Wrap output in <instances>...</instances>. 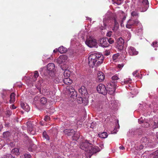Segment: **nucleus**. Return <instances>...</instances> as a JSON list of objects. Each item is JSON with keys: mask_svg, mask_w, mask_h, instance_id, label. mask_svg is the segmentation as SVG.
Instances as JSON below:
<instances>
[{"mask_svg": "<svg viewBox=\"0 0 158 158\" xmlns=\"http://www.w3.org/2000/svg\"><path fill=\"white\" fill-rule=\"evenodd\" d=\"M131 19L127 22L126 27L128 28H131L132 26L137 27L136 30V33L139 35L141 34L142 32V26L140 21L138 19L139 14L136 11H133L131 12Z\"/></svg>", "mask_w": 158, "mask_h": 158, "instance_id": "obj_1", "label": "nucleus"}, {"mask_svg": "<svg viewBox=\"0 0 158 158\" xmlns=\"http://www.w3.org/2000/svg\"><path fill=\"white\" fill-rule=\"evenodd\" d=\"M80 148L85 151V154L87 157L90 158L91 156L94 153L99 152L100 149L98 146L92 147V145L88 141L81 143Z\"/></svg>", "mask_w": 158, "mask_h": 158, "instance_id": "obj_2", "label": "nucleus"}, {"mask_svg": "<svg viewBox=\"0 0 158 158\" xmlns=\"http://www.w3.org/2000/svg\"><path fill=\"white\" fill-rule=\"evenodd\" d=\"M88 64L90 67L93 68L94 66H98L103 61V56L100 54L94 52L91 53L88 57Z\"/></svg>", "mask_w": 158, "mask_h": 158, "instance_id": "obj_3", "label": "nucleus"}, {"mask_svg": "<svg viewBox=\"0 0 158 158\" xmlns=\"http://www.w3.org/2000/svg\"><path fill=\"white\" fill-rule=\"evenodd\" d=\"M47 69L41 68L40 70V73L44 74L45 76L49 75L51 77H53L55 74V65L53 63H50L47 66Z\"/></svg>", "mask_w": 158, "mask_h": 158, "instance_id": "obj_4", "label": "nucleus"}, {"mask_svg": "<svg viewBox=\"0 0 158 158\" xmlns=\"http://www.w3.org/2000/svg\"><path fill=\"white\" fill-rule=\"evenodd\" d=\"M126 17L124 16L123 18H121L120 19L118 18H114L113 19V21L114 22V26L112 29L114 31L116 32L117 31L119 28V23L118 22H119L120 23V25L122 27H124V25L123 23L125 20Z\"/></svg>", "mask_w": 158, "mask_h": 158, "instance_id": "obj_5", "label": "nucleus"}, {"mask_svg": "<svg viewBox=\"0 0 158 158\" xmlns=\"http://www.w3.org/2000/svg\"><path fill=\"white\" fill-rule=\"evenodd\" d=\"M148 0H139L138 9L141 12H145L148 8Z\"/></svg>", "mask_w": 158, "mask_h": 158, "instance_id": "obj_6", "label": "nucleus"}, {"mask_svg": "<svg viewBox=\"0 0 158 158\" xmlns=\"http://www.w3.org/2000/svg\"><path fill=\"white\" fill-rule=\"evenodd\" d=\"M85 43L86 45L90 48L95 47L97 44L96 40L92 36L87 37Z\"/></svg>", "mask_w": 158, "mask_h": 158, "instance_id": "obj_7", "label": "nucleus"}, {"mask_svg": "<svg viewBox=\"0 0 158 158\" xmlns=\"http://www.w3.org/2000/svg\"><path fill=\"white\" fill-rule=\"evenodd\" d=\"M112 82L108 84L107 86L109 89H111L112 90L113 93H114L116 89V82L119 79L117 75L113 76L112 77Z\"/></svg>", "mask_w": 158, "mask_h": 158, "instance_id": "obj_8", "label": "nucleus"}, {"mask_svg": "<svg viewBox=\"0 0 158 158\" xmlns=\"http://www.w3.org/2000/svg\"><path fill=\"white\" fill-rule=\"evenodd\" d=\"M131 79L130 78H127L124 80V83L125 84H128V85L126 86V88L127 89H129L132 90V91L131 92V93L132 94H137L138 93V92L136 90L135 91V90L134 89V88L133 87L131 86V85H129V84H130L131 82Z\"/></svg>", "mask_w": 158, "mask_h": 158, "instance_id": "obj_9", "label": "nucleus"}, {"mask_svg": "<svg viewBox=\"0 0 158 158\" xmlns=\"http://www.w3.org/2000/svg\"><path fill=\"white\" fill-rule=\"evenodd\" d=\"M110 12H108L105 15L103 20V26H102V27L101 28L102 30L106 28L108 23L109 21L111 20L110 17Z\"/></svg>", "mask_w": 158, "mask_h": 158, "instance_id": "obj_10", "label": "nucleus"}, {"mask_svg": "<svg viewBox=\"0 0 158 158\" xmlns=\"http://www.w3.org/2000/svg\"><path fill=\"white\" fill-rule=\"evenodd\" d=\"M97 89L98 93L104 95H105L107 93V90L105 85L102 84H99L97 86Z\"/></svg>", "mask_w": 158, "mask_h": 158, "instance_id": "obj_11", "label": "nucleus"}, {"mask_svg": "<svg viewBox=\"0 0 158 158\" xmlns=\"http://www.w3.org/2000/svg\"><path fill=\"white\" fill-rule=\"evenodd\" d=\"M67 89H68L69 91L70 92L69 96L70 97L73 99L76 98L77 93L76 91L72 87L68 86L67 87Z\"/></svg>", "mask_w": 158, "mask_h": 158, "instance_id": "obj_12", "label": "nucleus"}, {"mask_svg": "<svg viewBox=\"0 0 158 158\" xmlns=\"http://www.w3.org/2000/svg\"><path fill=\"white\" fill-rule=\"evenodd\" d=\"M79 92L81 94L82 96L84 98H86L88 97V93L86 88L85 86H82L79 90Z\"/></svg>", "mask_w": 158, "mask_h": 158, "instance_id": "obj_13", "label": "nucleus"}, {"mask_svg": "<svg viewBox=\"0 0 158 158\" xmlns=\"http://www.w3.org/2000/svg\"><path fill=\"white\" fill-rule=\"evenodd\" d=\"M124 40L122 38L120 37L117 40V48L119 50H121L123 48Z\"/></svg>", "mask_w": 158, "mask_h": 158, "instance_id": "obj_14", "label": "nucleus"}, {"mask_svg": "<svg viewBox=\"0 0 158 158\" xmlns=\"http://www.w3.org/2000/svg\"><path fill=\"white\" fill-rule=\"evenodd\" d=\"M67 56L65 55H62L60 56L57 59V62L59 64H61L65 63L67 61Z\"/></svg>", "mask_w": 158, "mask_h": 158, "instance_id": "obj_15", "label": "nucleus"}, {"mask_svg": "<svg viewBox=\"0 0 158 158\" xmlns=\"http://www.w3.org/2000/svg\"><path fill=\"white\" fill-rule=\"evenodd\" d=\"M99 42L100 45L103 48L107 47L108 46V43L106 37L101 39Z\"/></svg>", "mask_w": 158, "mask_h": 158, "instance_id": "obj_16", "label": "nucleus"}, {"mask_svg": "<svg viewBox=\"0 0 158 158\" xmlns=\"http://www.w3.org/2000/svg\"><path fill=\"white\" fill-rule=\"evenodd\" d=\"M128 52L131 56L137 55L138 53V52L136 51L135 49L132 47L128 48Z\"/></svg>", "mask_w": 158, "mask_h": 158, "instance_id": "obj_17", "label": "nucleus"}, {"mask_svg": "<svg viewBox=\"0 0 158 158\" xmlns=\"http://www.w3.org/2000/svg\"><path fill=\"white\" fill-rule=\"evenodd\" d=\"M43 85V80L40 78L39 80V81L37 82L35 84V86L36 88L40 91L41 93V89L42 88V86Z\"/></svg>", "mask_w": 158, "mask_h": 158, "instance_id": "obj_18", "label": "nucleus"}, {"mask_svg": "<svg viewBox=\"0 0 158 158\" xmlns=\"http://www.w3.org/2000/svg\"><path fill=\"white\" fill-rule=\"evenodd\" d=\"M152 141L149 139H148L146 137H143L141 140V143L143 144L145 146L147 145L149 146V143H151Z\"/></svg>", "mask_w": 158, "mask_h": 158, "instance_id": "obj_19", "label": "nucleus"}, {"mask_svg": "<svg viewBox=\"0 0 158 158\" xmlns=\"http://www.w3.org/2000/svg\"><path fill=\"white\" fill-rule=\"evenodd\" d=\"M42 93H44V94L48 95H50V96H53L54 94L52 91L50 90V89L48 88H45L42 89Z\"/></svg>", "mask_w": 158, "mask_h": 158, "instance_id": "obj_20", "label": "nucleus"}, {"mask_svg": "<svg viewBox=\"0 0 158 158\" xmlns=\"http://www.w3.org/2000/svg\"><path fill=\"white\" fill-rule=\"evenodd\" d=\"M116 101H111V103L110 104H109V105L107 104L106 103V108H110L111 109H113L115 108L117 106V104L116 103Z\"/></svg>", "mask_w": 158, "mask_h": 158, "instance_id": "obj_21", "label": "nucleus"}, {"mask_svg": "<svg viewBox=\"0 0 158 158\" xmlns=\"http://www.w3.org/2000/svg\"><path fill=\"white\" fill-rule=\"evenodd\" d=\"M97 76L98 78L100 81H101L104 79L105 75L102 72L100 71L98 72L97 74Z\"/></svg>", "mask_w": 158, "mask_h": 158, "instance_id": "obj_22", "label": "nucleus"}, {"mask_svg": "<svg viewBox=\"0 0 158 158\" xmlns=\"http://www.w3.org/2000/svg\"><path fill=\"white\" fill-rule=\"evenodd\" d=\"M20 105L22 108L27 112H28L30 110V107L26 103L21 102Z\"/></svg>", "mask_w": 158, "mask_h": 158, "instance_id": "obj_23", "label": "nucleus"}, {"mask_svg": "<svg viewBox=\"0 0 158 158\" xmlns=\"http://www.w3.org/2000/svg\"><path fill=\"white\" fill-rule=\"evenodd\" d=\"M64 132L69 136L73 135L75 134V131L72 129H66L64 131Z\"/></svg>", "mask_w": 158, "mask_h": 158, "instance_id": "obj_24", "label": "nucleus"}, {"mask_svg": "<svg viewBox=\"0 0 158 158\" xmlns=\"http://www.w3.org/2000/svg\"><path fill=\"white\" fill-rule=\"evenodd\" d=\"M57 74L55 73V74L54 75V76L52 77L53 81L56 83H58L61 80V77H57Z\"/></svg>", "mask_w": 158, "mask_h": 158, "instance_id": "obj_25", "label": "nucleus"}, {"mask_svg": "<svg viewBox=\"0 0 158 158\" xmlns=\"http://www.w3.org/2000/svg\"><path fill=\"white\" fill-rule=\"evenodd\" d=\"M63 81L66 85H70L72 83V80L69 77H64L63 80Z\"/></svg>", "mask_w": 158, "mask_h": 158, "instance_id": "obj_26", "label": "nucleus"}, {"mask_svg": "<svg viewBox=\"0 0 158 158\" xmlns=\"http://www.w3.org/2000/svg\"><path fill=\"white\" fill-rule=\"evenodd\" d=\"M84 35L85 32L84 31H81L79 32L78 35V37L80 41L83 40Z\"/></svg>", "mask_w": 158, "mask_h": 158, "instance_id": "obj_27", "label": "nucleus"}, {"mask_svg": "<svg viewBox=\"0 0 158 158\" xmlns=\"http://www.w3.org/2000/svg\"><path fill=\"white\" fill-rule=\"evenodd\" d=\"M58 52L60 53H65L67 51L66 48L63 46H61L58 48Z\"/></svg>", "mask_w": 158, "mask_h": 158, "instance_id": "obj_28", "label": "nucleus"}, {"mask_svg": "<svg viewBox=\"0 0 158 158\" xmlns=\"http://www.w3.org/2000/svg\"><path fill=\"white\" fill-rule=\"evenodd\" d=\"M98 135L100 138L103 139L106 138L108 136V134L107 132H106L100 133Z\"/></svg>", "mask_w": 158, "mask_h": 158, "instance_id": "obj_29", "label": "nucleus"}, {"mask_svg": "<svg viewBox=\"0 0 158 158\" xmlns=\"http://www.w3.org/2000/svg\"><path fill=\"white\" fill-rule=\"evenodd\" d=\"M39 75L37 71H35L34 72V74L33 78L32 79V81H35L37 80V77L39 76Z\"/></svg>", "mask_w": 158, "mask_h": 158, "instance_id": "obj_30", "label": "nucleus"}, {"mask_svg": "<svg viewBox=\"0 0 158 158\" xmlns=\"http://www.w3.org/2000/svg\"><path fill=\"white\" fill-rule=\"evenodd\" d=\"M70 71L68 69H65L64 72V77H69L70 76Z\"/></svg>", "mask_w": 158, "mask_h": 158, "instance_id": "obj_31", "label": "nucleus"}, {"mask_svg": "<svg viewBox=\"0 0 158 158\" xmlns=\"http://www.w3.org/2000/svg\"><path fill=\"white\" fill-rule=\"evenodd\" d=\"M15 95L14 93H11L10 95V103H13L15 101Z\"/></svg>", "mask_w": 158, "mask_h": 158, "instance_id": "obj_32", "label": "nucleus"}, {"mask_svg": "<svg viewBox=\"0 0 158 158\" xmlns=\"http://www.w3.org/2000/svg\"><path fill=\"white\" fill-rule=\"evenodd\" d=\"M40 102L43 105H45L47 102L46 98L45 97H42L40 98Z\"/></svg>", "mask_w": 158, "mask_h": 158, "instance_id": "obj_33", "label": "nucleus"}, {"mask_svg": "<svg viewBox=\"0 0 158 158\" xmlns=\"http://www.w3.org/2000/svg\"><path fill=\"white\" fill-rule=\"evenodd\" d=\"M19 149L18 148H15L12 149L11 152L14 153L16 155L19 154Z\"/></svg>", "mask_w": 158, "mask_h": 158, "instance_id": "obj_34", "label": "nucleus"}, {"mask_svg": "<svg viewBox=\"0 0 158 158\" xmlns=\"http://www.w3.org/2000/svg\"><path fill=\"white\" fill-rule=\"evenodd\" d=\"M10 133L8 131H6L3 133V137L6 138L10 135Z\"/></svg>", "mask_w": 158, "mask_h": 158, "instance_id": "obj_35", "label": "nucleus"}, {"mask_svg": "<svg viewBox=\"0 0 158 158\" xmlns=\"http://www.w3.org/2000/svg\"><path fill=\"white\" fill-rule=\"evenodd\" d=\"M114 3H115L118 5H120L123 2V0H112Z\"/></svg>", "mask_w": 158, "mask_h": 158, "instance_id": "obj_36", "label": "nucleus"}, {"mask_svg": "<svg viewBox=\"0 0 158 158\" xmlns=\"http://www.w3.org/2000/svg\"><path fill=\"white\" fill-rule=\"evenodd\" d=\"M43 137L47 140H49V136L47 134L46 132L44 131L43 132Z\"/></svg>", "mask_w": 158, "mask_h": 158, "instance_id": "obj_37", "label": "nucleus"}, {"mask_svg": "<svg viewBox=\"0 0 158 158\" xmlns=\"http://www.w3.org/2000/svg\"><path fill=\"white\" fill-rule=\"evenodd\" d=\"M1 158H13L12 156L9 154L3 155Z\"/></svg>", "mask_w": 158, "mask_h": 158, "instance_id": "obj_38", "label": "nucleus"}, {"mask_svg": "<svg viewBox=\"0 0 158 158\" xmlns=\"http://www.w3.org/2000/svg\"><path fill=\"white\" fill-rule=\"evenodd\" d=\"M150 125V123L145 121L143 124H142V126L144 127H148Z\"/></svg>", "mask_w": 158, "mask_h": 158, "instance_id": "obj_39", "label": "nucleus"}, {"mask_svg": "<svg viewBox=\"0 0 158 158\" xmlns=\"http://www.w3.org/2000/svg\"><path fill=\"white\" fill-rule=\"evenodd\" d=\"M4 141L2 139L0 138V149L4 145Z\"/></svg>", "mask_w": 158, "mask_h": 158, "instance_id": "obj_40", "label": "nucleus"}, {"mask_svg": "<svg viewBox=\"0 0 158 158\" xmlns=\"http://www.w3.org/2000/svg\"><path fill=\"white\" fill-rule=\"evenodd\" d=\"M152 155L153 158H158V150L154 152Z\"/></svg>", "mask_w": 158, "mask_h": 158, "instance_id": "obj_41", "label": "nucleus"}, {"mask_svg": "<svg viewBox=\"0 0 158 158\" xmlns=\"http://www.w3.org/2000/svg\"><path fill=\"white\" fill-rule=\"evenodd\" d=\"M1 94L2 95V98H4L6 95L7 94V91L6 90H3L2 92V93Z\"/></svg>", "mask_w": 158, "mask_h": 158, "instance_id": "obj_42", "label": "nucleus"}, {"mask_svg": "<svg viewBox=\"0 0 158 158\" xmlns=\"http://www.w3.org/2000/svg\"><path fill=\"white\" fill-rule=\"evenodd\" d=\"M65 146L67 148V149L66 148L65 150L66 151V152H69L72 150V149H71V147H70V148H69V147H70V146L69 145V144H66Z\"/></svg>", "mask_w": 158, "mask_h": 158, "instance_id": "obj_43", "label": "nucleus"}, {"mask_svg": "<svg viewBox=\"0 0 158 158\" xmlns=\"http://www.w3.org/2000/svg\"><path fill=\"white\" fill-rule=\"evenodd\" d=\"M151 45L154 48H158V44H157V41L153 42L152 44Z\"/></svg>", "mask_w": 158, "mask_h": 158, "instance_id": "obj_44", "label": "nucleus"}, {"mask_svg": "<svg viewBox=\"0 0 158 158\" xmlns=\"http://www.w3.org/2000/svg\"><path fill=\"white\" fill-rule=\"evenodd\" d=\"M145 121V120H143L142 118H141L138 119V122L139 124H143Z\"/></svg>", "mask_w": 158, "mask_h": 158, "instance_id": "obj_45", "label": "nucleus"}, {"mask_svg": "<svg viewBox=\"0 0 158 158\" xmlns=\"http://www.w3.org/2000/svg\"><path fill=\"white\" fill-rule=\"evenodd\" d=\"M113 59L115 62H116L118 60V55L114 54L113 56Z\"/></svg>", "mask_w": 158, "mask_h": 158, "instance_id": "obj_46", "label": "nucleus"}, {"mask_svg": "<svg viewBox=\"0 0 158 158\" xmlns=\"http://www.w3.org/2000/svg\"><path fill=\"white\" fill-rule=\"evenodd\" d=\"M25 158H31V155L28 153H26L24 155Z\"/></svg>", "mask_w": 158, "mask_h": 158, "instance_id": "obj_47", "label": "nucleus"}, {"mask_svg": "<svg viewBox=\"0 0 158 158\" xmlns=\"http://www.w3.org/2000/svg\"><path fill=\"white\" fill-rule=\"evenodd\" d=\"M108 41L110 44H112L114 42V40L112 38H110L108 40Z\"/></svg>", "mask_w": 158, "mask_h": 158, "instance_id": "obj_48", "label": "nucleus"}, {"mask_svg": "<svg viewBox=\"0 0 158 158\" xmlns=\"http://www.w3.org/2000/svg\"><path fill=\"white\" fill-rule=\"evenodd\" d=\"M12 112L10 110H7L6 112V114L8 116H10L12 114Z\"/></svg>", "mask_w": 158, "mask_h": 158, "instance_id": "obj_49", "label": "nucleus"}, {"mask_svg": "<svg viewBox=\"0 0 158 158\" xmlns=\"http://www.w3.org/2000/svg\"><path fill=\"white\" fill-rule=\"evenodd\" d=\"M158 124L157 123V121H154L153 122V127L154 128H156L158 127Z\"/></svg>", "mask_w": 158, "mask_h": 158, "instance_id": "obj_50", "label": "nucleus"}, {"mask_svg": "<svg viewBox=\"0 0 158 158\" xmlns=\"http://www.w3.org/2000/svg\"><path fill=\"white\" fill-rule=\"evenodd\" d=\"M119 126L118 128H115L114 130L111 132L112 134H115L118 131V129H119Z\"/></svg>", "mask_w": 158, "mask_h": 158, "instance_id": "obj_51", "label": "nucleus"}, {"mask_svg": "<svg viewBox=\"0 0 158 158\" xmlns=\"http://www.w3.org/2000/svg\"><path fill=\"white\" fill-rule=\"evenodd\" d=\"M28 130L29 132H30V133L32 134H33V133H31V132L33 131V129L32 127H31L30 126H28Z\"/></svg>", "mask_w": 158, "mask_h": 158, "instance_id": "obj_52", "label": "nucleus"}, {"mask_svg": "<svg viewBox=\"0 0 158 158\" xmlns=\"http://www.w3.org/2000/svg\"><path fill=\"white\" fill-rule=\"evenodd\" d=\"M112 32L111 31H109L107 33L106 35L107 36L110 37L111 36V35H112Z\"/></svg>", "mask_w": 158, "mask_h": 158, "instance_id": "obj_53", "label": "nucleus"}, {"mask_svg": "<svg viewBox=\"0 0 158 158\" xmlns=\"http://www.w3.org/2000/svg\"><path fill=\"white\" fill-rule=\"evenodd\" d=\"M49 119H50V117L49 116H46L44 118V120L45 121H47L49 120Z\"/></svg>", "mask_w": 158, "mask_h": 158, "instance_id": "obj_54", "label": "nucleus"}, {"mask_svg": "<svg viewBox=\"0 0 158 158\" xmlns=\"http://www.w3.org/2000/svg\"><path fill=\"white\" fill-rule=\"evenodd\" d=\"M144 145L142 143L141 145H140L138 148L140 150L142 149L143 148V147H144Z\"/></svg>", "mask_w": 158, "mask_h": 158, "instance_id": "obj_55", "label": "nucleus"}, {"mask_svg": "<svg viewBox=\"0 0 158 158\" xmlns=\"http://www.w3.org/2000/svg\"><path fill=\"white\" fill-rule=\"evenodd\" d=\"M48 56V55H44V56L43 57V60H45V57H47V59H48L50 58V57H49V56Z\"/></svg>", "mask_w": 158, "mask_h": 158, "instance_id": "obj_56", "label": "nucleus"}, {"mask_svg": "<svg viewBox=\"0 0 158 158\" xmlns=\"http://www.w3.org/2000/svg\"><path fill=\"white\" fill-rule=\"evenodd\" d=\"M75 40H74L73 39H72L71 40V44L72 45H73L74 44H76L75 43Z\"/></svg>", "mask_w": 158, "mask_h": 158, "instance_id": "obj_57", "label": "nucleus"}, {"mask_svg": "<svg viewBox=\"0 0 158 158\" xmlns=\"http://www.w3.org/2000/svg\"><path fill=\"white\" fill-rule=\"evenodd\" d=\"M123 66V64H119L118 65V67L119 68H121Z\"/></svg>", "mask_w": 158, "mask_h": 158, "instance_id": "obj_58", "label": "nucleus"}, {"mask_svg": "<svg viewBox=\"0 0 158 158\" xmlns=\"http://www.w3.org/2000/svg\"><path fill=\"white\" fill-rule=\"evenodd\" d=\"M137 71H134V72H133V73H132V74H133V76L136 77V75H137L136 74L137 73Z\"/></svg>", "mask_w": 158, "mask_h": 158, "instance_id": "obj_59", "label": "nucleus"}, {"mask_svg": "<svg viewBox=\"0 0 158 158\" xmlns=\"http://www.w3.org/2000/svg\"><path fill=\"white\" fill-rule=\"evenodd\" d=\"M10 108L12 109H14L16 108V107L15 106L13 105H12L10 106Z\"/></svg>", "mask_w": 158, "mask_h": 158, "instance_id": "obj_60", "label": "nucleus"}, {"mask_svg": "<svg viewBox=\"0 0 158 158\" xmlns=\"http://www.w3.org/2000/svg\"><path fill=\"white\" fill-rule=\"evenodd\" d=\"M110 54V52H108V51H106L105 52V54L106 56H108Z\"/></svg>", "mask_w": 158, "mask_h": 158, "instance_id": "obj_61", "label": "nucleus"}, {"mask_svg": "<svg viewBox=\"0 0 158 158\" xmlns=\"http://www.w3.org/2000/svg\"><path fill=\"white\" fill-rule=\"evenodd\" d=\"M119 148L120 150H123L125 149V148L123 146H121L119 147Z\"/></svg>", "mask_w": 158, "mask_h": 158, "instance_id": "obj_62", "label": "nucleus"}, {"mask_svg": "<svg viewBox=\"0 0 158 158\" xmlns=\"http://www.w3.org/2000/svg\"><path fill=\"white\" fill-rule=\"evenodd\" d=\"M84 157H85V158L86 157L84 156L83 155H80L78 156V158H84Z\"/></svg>", "mask_w": 158, "mask_h": 158, "instance_id": "obj_63", "label": "nucleus"}, {"mask_svg": "<svg viewBox=\"0 0 158 158\" xmlns=\"http://www.w3.org/2000/svg\"><path fill=\"white\" fill-rule=\"evenodd\" d=\"M10 145L12 147H13L14 145H15V143H13V142H11L10 143Z\"/></svg>", "mask_w": 158, "mask_h": 158, "instance_id": "obj_64", "label": "nucleus"}]
</instances>
